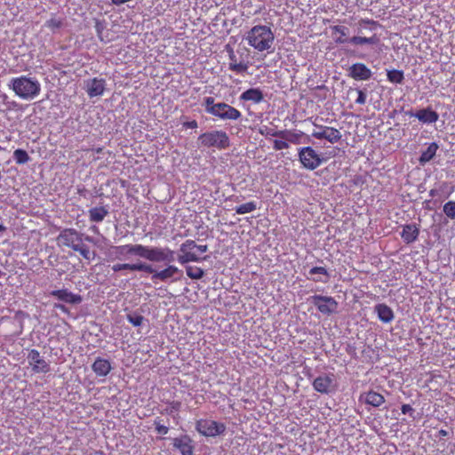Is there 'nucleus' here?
<instances>
[{
  "mask_svg": "<svg viewBox=\"0 0 455 455\" xmlns=\"http://www.w3.org/2000/svg\"><path fill=\"white\" fill-rule=\"evenodd\" d=\"M28 362L34 373H48L51 365L36 349H30L28 354Z\"/></svg>",
  "mask_w": 455,
  "mask_h": 455,
  "instance_id": "nucleus-11",
  "label": "nucleus"
},
{
  "mask_svg": "<svg viewBox=\"0 0 455 455\" xmlns=\"http://www.w3.org/2000/svg\"><path fill=\"white\" fill-rule=\"evenodd\" d=\"M57 244L60 247H68L79 254L87 260L95 258V252L91 251L90 248L83 242V234L75 228H65L56 238Z\"/></svg>",
  "mask_w": 455,
  "mask_h": 455,
  "instance_id": "nucleus-2",
  "label": "nucleus"
},
{
  "mask_svg": "<svg viewBox=\"0 0 455 455\" xmlns=\"http://www.w3.org/2000/svg\"><path fill=\"white\" fill-rule=\"evenodd\" d=\"M257 209V204L255 202H248L243 204H240L235 207V211L237 214H245L251 212Z\"/></svg>",
  "mask_w": 455,
  "mask_h": 455,
  "instance_id": "nucleus-37",
  "label": "nucleus"
},
{
  "mask_svg": "<svg viewBox=\"0 0 455 455\" xmlns=\"http://www.w3.org/2000/svg\"><path fill=\"white\" fill-rule=\"evenodd\" d=\"M173 446L178 449L181 455H193V441L188 435H182L173 439Z\"/></svg>",
  "mask_w": 455,
  "mask_h": 455,
  "instance_id": "nucleus-21",
  "label": "nucleus"
},
{
  "mask_svg": "<svg viewBox=\"0 0 455 455\" xmlns=\"http://www.w3.org/2000/svg\"><path fill=\"white\" fill-rule=\"evenodd\" d=\"M112 270L119 272L122 270L140 271L146 273H153L154 267L152 265L145 262L139 261L137 263H117L113 265Z\"/></svg>",
  "mask_w": 455,
  "mask_h": 455,
  "instance_id": "nucleus-17",
  "label": "nucleus"
},
{
  "mask_svg": "<svg viewBox=\"0 0 455 455\" xmlns=\"http://www.w3.org/2000/svg\"><path fill=\"white\" fill-rule=\"evenodd\" d=\"M402 413L407 414L413 411L412 407L410 404H403L401 407Z\"/></svg>",
  "mask_w": 455,
  "mask_h": 455,
  "instance_id": "nucleus-47",
  "label": "nucleus"
},
{
  "mask_svg": "<svg viewBox=\"0 0 455 455\" xmlns=\"http://www.w3.org/2000/svg\"><path fill=\"white\" fill-rule=\"evenodd\" d=\"M5 230H6V228L4 225L0 224V233L4 232Z\"/></svg>",
  "mask_w": 455,
  "mask_h": 455,
  "instance_id": "nucleus-53",
  "label": "nucleus"
},
{
  "mask_svg": "<svg viewBox=\"0 0 455 455\" xmlns=\"http://www.w3.org/2000/svg\"><path fill=\"white\" fill-rule=\"evenodd\" d=\"M212 116L220 120L236 121L241 118L242 113L228 103L218 102L217 108Z\"/></svg>",
  "mask_w": 455,
  "mask_h": 455,
  "instance_id": "nucleus-12",
  "label": "nucleus"
},
{
  "mask_svg": "<svg viewBox=\"0 0 455 455\" xmlns=\"http://www.w3.org/2000/svg\"><path fill=\"white\" fill-rule=\"evenodd\" d=\"M180 402H173V403H172V408L173 410L178 411V410L180 409Z\"/></svg>",
  "mask_w": 455,
  "mask_h": 455,
  "instance_id": "nucleus-50",
  "label": "nucleus"
},
{
  "mask_svg": "<svg viewBox=\"0 0 455 455\" xmlns=\"http://www.w3.org/2000/svg\"><path fill=\"white\" fill-rule=\"evenodd\" d=\"M379 26L378 21L368 18L359 20L357 35L349 38V44L355 46L377 45L379 43V37L376 34L369 37L363 36L360 34L363 28L373 31Z\"/></svg>",
  "mask_w": 455,
  "mask_h": 455,
  "instance_id": "nucleus-5",
  "label": "nucleus"
},
{
  "mask_svg": "<svg viewBox=\"0 0 455 455\" xmlns=\"http://www.w3.org/2000/svg\"><path fill=\"white\" fill-rule=\"evenodd\" d=\"M314 389L321 394H329L334 389L333 375H321L315 378L312 383Z\"/></svg>",
  "mask_w": 455,
  "mask_h": 455,
  "instance_id": "nucleus-16",
  "label": "nucleus"
},
{
  "mask_svg": "<svg viewBox=\"0 0 455 455\" xmlns=\"http://www.w3.org/2000/svg\"><path fill=\"white\" fill-rule=\"evenodd\" d=\"M183 127L187 129H196L198 127V124L196 120L185 122L183 124Z\"/></svg>",
  "mask_w": 455,
  "mask_h": 455,
  "instance_id": "nucleus-46",
  "label": "nucleus"
},
{
  "mask_svg": "<svg viewBox=\"0 0 455 455\" xmlns=\"http://www.w3.org/2000/svg\"><path fill=\"white\" fill-rule=\"evenodd\" d=\"M196 429L204 436L215 437L224 434L226 425L215 420L201 419L196 420Z\"/></svg>",
  "mask_w": 455,
  "mask_h": 455,
  "instance_id": "nucleus-8",
  "label": "nucleus"
},
{
  "mask_svg": "<svg viewBox=\"0 0 455 455\" xmlns=\"http://www.w3.org/2000/svg\"><path fill=\"white\" fill-rule=\"evenodd\" d=\"M436 193H437V191H436V190H435V189H431V190L429 191V196H430L431 197H435V195H436Z\"/></svg>",
  "mask_w": 455,
  "mask_h": 455,
  "instance_id": "nucleus-52",
  "label": "nucleus"
},
{
  "mask_svg": "<svg viewBox=\"0 0 455 455\" xmlns=\"http://www.w3.org/2000/svg\"><path fill=\"white\" fill-rule=\"evenodd\" d=\"M226 50L228 53V68L236 74H243L249 68V62L244 60L242 57H238L233 48L228 44Z\"/></svg>",
  "mask_w": 455,
  "mask_h": 455,
  "instance_id": "nucleus-13",
  "label": "nucleus"
},
{
  "mask_svg": "<svg viewBox=\"0 0 455 455\" xmlns=\"http://www.w3.org/2000/svg\"><path fill=\"white\" fill-rule=\"evenodd\" d=\"M9 88L22 100H34L41 92V84L36 77L20 76L10 80Z\"/></svg>",
  "mask_w": 455,
  "mask_h": 455,
  "instance_id": "nucleus-3",
  "label": "nucleus"
},
{
  "mask_svg": "<svg viewBox=\"0 0 455 455\" xmlns=\"http://www.w3.org/2000/svg\"><path fill=\"white\" fill-rule=\"evenodd\" d=\"M264 100L263 92L259 88H250L240 95V100L259 104Z\"/></svg>",
  "mask_w": 455,
  "mask_h": 455,
  "instance_id": "nucleus-25",
  "label": "nucleus"
},
{
  "mask_svg": "<svg viewBox=\"0 0 455 455\" xmlns=\"http://www.w3.org/2000/svg\"><path fill=\"white\" fill-rule=\"evenodd\" d=\"M168 266L160 271H156L154 268V272L152 274V280L156 282V280L161 282H166L169 279L174 277L175 275L179 274L180 270L174 265H172V262H167Z\"/></svg>",
  "mask_w": 455,
  "mask_h": 455,
  "instance_id": "nucleus-19",
  "label": "nucleus"
},
{
  "mask_svg": "<svg viewBox=\"0 0 455 455\" xmlns=\"http://www.w3.org/2000/svg\"><path fill=\"white\" fill-rule=\"evenodd\" d=\"M332 34H339V36L334 39L338 44H349V38L347 36L348 28L344 26L335 25L331 28Z\"/></svg>",
  "mask_w": 455,
  "mask_h": 455,
  "instance_id": "nucleus-30",
  "label": "nucleus"
},
{
  "mask_svg": "<svg viewBox=\"0 0 455 455\" xmlns=\"http://www.w3.org/2000/svg\"><path fill=\"white\" fill-rule=\"evenodd\" d=\"M281 133V139L287 140L289 145L290 143L294 145L301 144L302 142H304L303 138H306L307 141H309V137L301 131L282 130Z\"/></svg>",
  "mask_w": 455,
  "mask_h": 455,
  "instance_id": "nucleus-22",
  "label": "nucleus"
},
{
  "mask_svg": "<svg viewBox=\"0 0 455 455\" xmlns=\"http://www.w3.org/2000/svg\"><path fill=\"white\" fill-rule=\"evenodd\" d=\"M419 235V228L417 224H406L403 226L401 237L403 241L407 243H414Z\"/></svg>",
  "mask_w": 455,
  "mask_h": 455,
  "instance_id": "nucleus-23",
  "label": "nucleus"
},
{
  "mask_svg": "<svg viewBox=\"0 0 455 455\" xmlns=\"http://www.w3.org/2000/svg\"><path fill=\"white\" fill-rule=\"evenodd\" d=\"M437 149H438L437 143H435V142L430 143L427 146V149L422 151V153L419 156V163L421 164H424L431 161L434 158V156H435Z\"/></svg>",
  "mask_w": 455,
  "mask_h": 455,
  "instance_id": "nucleus-31",
  "label": "nucleus"
},
{
  "mask_svg": "<svg viewBox=\"0 0 455 455\" xmlns=\"http://www.w3.org/2000/svg\"><path fill=\"white\" fill-rule=\"evenodd\" d=\"M204 106L205 108V111L208 114L212 115L214 110L217 108L218 103L214 102L213 97H205L204 99Z\"/></svg>",
  "mask_w": 455,
  "mask_h": 455,
  "instance_id": "nucleus-40",
  "label": "nucleus"
},
{
  "mask_svg": "<svg viewBox=\"0 0 455 455\" xmlns=\"http://www.w3.org/2000/svg\"><path fill=\"white\" fill-rule=\"evenodd\" d=\"M307 278L315 283H326L330 279V274L328 270L323 267H314L309 270Z\"/></svg>",
  "mask_w": 455,
  "mask_h": 455,
  "instance_id": "nucleus-28",
  "label": "nucleus"
},
{
  "mask_svg": "<svg viewBox=\"0 0 455 455\" xmlns=\"http://www.w3.org/2000/svg\"><path fill=\"white\" fill-rule=\"evenodd\" d=\"M443 211L449 219L455 220V201L445 203Z\"/></svg>",
  "mask_w": 455,
  "mask_h": 455,
  "instance_id": "nucleus-39",
  "label": "nucleus"
},
{
  "mask_svg": "<svg viewBox=\"0 0 455 455\" xmlns=\"http://www.w3.org/2000/svg\"><path fill=\"white\" fill-rule=\"evenodd\" d=\"M108 214V210L102 206L93 207L89 210V218L92 222H101Z\"/></svg>",
  "mask_w": 455,
  "mask_h": 455,
  "instance_id": "nucleus-32",
  "label": "nucleus"
},
{
  "mask_svg": "<svg viewBox=\"0 0 455 455\" xmlns=\"http://www.w3.org/2000/svg\"><path fill=\"white\" fill-rule=\"evenodd\" d=\"M355 92L357 93L355 103L358 105H364L366 103L367 99L366 93L361 89H355Z\"/></svg>",
  "mask_w": 455,
  "mask_h": 455,
  "instance_id": "nucleus-45",
  "label": "nucleus"
},
{
  "mask_svg": "<svg viewBox=\"0 0 455 455\" xmlns=\"http://www.w3.org/2000/svg\"><path fill=\"white\" fill-rule=\"evenodd\" d=\"M45 26L51 30L60 28L63 26V19L52 16L45 22Z\"/></svg>",
  "mask_w": 455,
  "mask_h": 455,
  "instance_id": "nucleus-38",
  "label": "nucleus"
},
{
  "mask_svg": "<svg viewBox=\"0 0 455 455\" xmlns=\"http://www.w3.org/2000/svg\"><path fill=\"white\" fill-rule=\"evenodd\" d=\"M360 400L373 407H379L385 403V397L372 390L361 395Z\"/></svg>",
  "mask_w": 455,
  "mask_h": 455,
  "instance_id": "nucleus-26",
  "label": "nucleus"
},
{
  "mask_svg": "<svg viewBox=\"0 0 455 455\" xmlns=\"http://www.w3.org/2000/svg\"><path fill=\"white\" fill-rule=\"evenodd\" d=\"M50 295L61 302L70 305L80 304L83 300V298L80 294L73 293L68 289L52 291Z\"/></svg>",
  "mask_w": 455,
  "mask_h": 455,
  "instance_id": "nucleus-14",
  "label": "nucleus"
},
{
  "mask_svg": "<svg viewBox=\"0 0 455 455\" xmlns=\"http://www.w3.org/2000/svg\"><path fill=\"white\" fill-rule=\"evenodd\" d=\"M387 76V80L393 84H402L404 80L403 71L398 69L388 70Z\"/></svg>",
  "mask_w": 455,
  "mask_h": 455,
  "instance_id": "nucleus-34",
  "label": "nucleus"
},
{
  "mask_svg": "<svg viewBox=\"0 0 455 455\" xmlns=\"http://www.w3.org/2000/svg\"><path fill=\"white\" fill-rule=\"evenodd\" d=\"M309 300L323 315H330L337 311L338 302L333 297L314 295L309 298Z\"/></svg>",
  "mask_w": 455,
  "mask_h": 455,
  "instance_id": "nucleus-9",
  "label": "nucleus"
},
{
  "mask_svg": "<svg viewBox=\"0 0 455 455\" xmlns=\"http://www.w3.org/2000/svg\"><path fill=\"white\" fill-rule=\"evenodd\" d=\"M274 39L275 36L271 28L265 25L252 27L246 36L248 44L259 52L270 49Z\"/></svg>",
  "mask_w": 455,
  "mask_h": 455,
  "instance_id": "nucleus-4",
  "label": "nucleus"
},
{
  "mask_svg": "<svg viewBox=\"0 0 455 455\" xmlns=\"http://www.w3.org/2000/svg\"><path fill=\"white\" fill-rule=\"evenodd\" d=\"M10 104H11L12 106H16V105H17L16 101H12V102H10Z\"/></svg>",
  "mask_w": 455,
  "mask_h": 455,
  "instance_id": "nucleus-55",
  "label": "nucleus"
},
{
  "mask_svg": "<svg viewBox=\"0 0 455 455\" xmlns=\"http://www.w3.org/2000/svg\"><path fill=\"white\" fill-rule=\"evenodd\" d=\"M196 243L194 240H186L181 243L180 247V254L178 256V261L181 265H185L188 262H198L202 259L197 254L196 250Z\"/></svg>",
  "mask_w": 455,
  "mask_h": 455,
  "instance_id": "nucleus-10",
  "label": "nucleus"
},
{
  "mask_svg": "<svg viewBox=\"0 0 455 455\" xmlns=\"http://www.w3.org/2000/svg\"><path fill=\"white\" fill-rule=\"evenodd\" d=\"M55 307L60 309L62 312H66L67 311L66 307L64 305H61V304L55 305Z\"/></svg>",
  "mask_w": 455,
  "mask_h": 455,
  "instance_id": "nucleus-51",
  "label": "nucleus"
},
{
  "mask_svg": "<svg viewBox=\"0 0 455 455\" xmlns=\"http://www.w3.org/2000/svg\"><path fill=\"white\" fill-rule=\"evenodd\" d=\"M186 273L189 278L195 280L201 279L204 275V269L196 266L186 267Z\"/></svg>",
  "mask_w": 455,
  "mask_h": 455,
  "instance_id": "nucleus-35",
  "label": "nucleus"
},
{
  "mask_svg": "<svg viewBox=\"0 0 455 455\" xmlns=\"http://www.w3.org/2000/svg\"><path fill=\"white\" fill-rule=\"evenodd\" d=\"M196 250L197 251V252H200V253H204L207 251L208 250V246L207 245H202V244H196Z\"/></svg>",
  "mask_w": 455,
  "mask_h": 455,
  "instance_id": "nucleus-48",
  "label": "nucleus"
},
{
  "mask_svg": "<svg viewBox=\"0 0 455 455\" xmlns=\"http://www.w3.org/2000/svg\"><path fill=\"white\" fill-rule=\"evenodd\" d=\"M93 372L98 377H106L111 371V363L108 359L98 357L92 365Z\"/></svg>",
  "mask_w": 455,
  "mask_h": 455,
  "instance_id": "nucleus-24",
  "label": "nucleus"
},
{
  "mask_svg": "<svg viewBox=\"0 0 455 455\" xmlns=\"http://www.w3.org/2000/svg\"><path fill=\"white\" fill-rule=\"evenodd\" d=\"M448 435H449V433H448V431H447V430H445V429H440V430L438 431V435H437V436H438V437H444V436H447Z\"/></svg>",
  "mask_w": 455,
  "mask_h": 455,
  "instance_id": "nucleus-49",
  "label": "nucleus"
},
{
  "mask_svg": "<svg viewBox=\"0 0 455 455\" xmlns=\"http://www.w3.org/2000/svg\"><path fill=\"white\" fill-rule=\"evenodd\" d=\"M102 150H103V148H95V149H94V151H95L97 154L101 153V152H102Z\"/></svg>",
  "mask_w": 455,
  "mask_h": 455,
  "instance_id": "nucleus-54",
  "label": "nucleus"
},
{
  "mask_svg": "<svg viewBox=\"0 0 455 455\" xmlns=\"http://www.w3.org/2000/svg\"><path fill=\"white\" fill-rule=\"evenodd\" d=\"M375 312L378 315L379 319L384 323H391L395 317L392 308L384 303L377 304L374 307Z\"/></svg>",
  "mask_w": 455,
  "mask_h": 455,
  "instance_id": "nucleus-27",
  "label": "nucleus"
},
{
  "mask_svg": "<svg viewBox=\"0 0 455 455\" xmlns=\"http://www.w3.org/2000/svg\"><path fill=\"white\" fill-rule=\"evenodd\" d=\"M282 130H277L275 127H270L267 125H262L259 128V133L264 136L265 138L270 137H282L281 133Z\"/></svg>",
  "mask_w": 455,
  "mask_h": 455,
  "instance_id": "nucleus-33",
  "label": "nucleus"
},
{
  "mask_svg": "<svg viewBox=\"0 0 455 455\" xmlns=\"http://www.w3.org/2000/svg\"><path fill=\"white\" fill-rule=\"evenodd\" d=\"M127 320L133 326H140L144 321V316L140 314H129L127 315Z\"/></svg>",
  "mask_w": 455,
  "mask_h": 455,
  "instance_id": "nucleus-41",
  "label": "nucleus"
},
{
  "mask_svg": "<svg viewBox=\"0 0 455 455\" xmlns=\"http://www.w3.org/2000/svg\"><path fill=\"white\" fill-rule=\"evenodd\" d=\"M371 76V70L362 62L355 63L348 68V76L356 81L369 80Z\"/></svg>",
  "mask_w": 455,
  "mask_h": 455,
  "instance_id": "nucleus-15",
  "label": "nucleus"
},
{
  "mask_svg": "<svg viewBox=\"0 0 455 455\" xmlns=\"http://www.w3.org/2000/svg\"><path fill=\"white\" fill-rule=\"evenodd\" d=\"M290 148V145L288 144L287 140H275L273 141V148L276 151L283 150V149H288Z\"/></svg>",
  "mask_w": 455,
  "mask_h": 455,
  "instance_id": "nucleus-43",
  "label": "nucleus"
},
{
  "mask_svg": "<svg viewBox=\"0 0 455 455\" xmlns=\"http://www.w3.org/2000/svg\"><path fill=\"white\" fill-rule=\"evenodd\" d=\"M299 161L302 166L310 171H314L323 164V158L312 147H303L298 150Z\"/></svg>",
  "mask_w": 455,
  "mask_h": 455,
  "instance_id": "nucleus-7",
  "label": "nucleus"
},
{
  "mask_svg": "<svg viewBox=\"0 0 455 455\" xmlns=\"http://www.w3.org/2000/svg\"><path fill=\"white\" fill-rule=\"evenodd\" d=\"M198 141L203 147L216 148L219 150L226 149L230 146L228 135L221 130L204 132L199 135Z\"/></svg>",
  "mask_w": 455,
  "mask_h": 455,
  "instance_id": "nucleus-6",
  "label": "nucleus"
},
{
  "mask_svg": "<svg viewBox=\"0 0 455 455\" xmlns=\"http://www.w3.org/2000/svg\"><path fill=\"white\" fill-rule=\"evenodd\" d=\"M109 254L114 259H124L127 256H138L150 262H173L175 251L171 248L147 246L141 243H127L111 246Z\"/></svg>",
  "mask_w": 455,
  "mask_h": 455,
  "instance_id": "nucleus-1",
  "label": "nucleus"
},
{
  "mask_svg": "<svg viewBox=\"0 0 455 455\" xmlns=\"http://www.w3.org/2000/svg\"><path fill=\"white\" fill-rule=\"evenodd\" d=\"M13 158L17 164H24L30 160V157L27 151L21 148L14 150Z\"/></svg>",
  "mask_w": 455,
  "mask_h": 455,
  "instance_id": "nucleus-36",
  "label": "nucleus"
},
{
  "mask_svg": "<svg viewBox=\"0 0 455 455\" xmlns=\"http://www.w3.org/2000/svg\"><path fill=\"white\" fill-rule=\"evenodd\" d=\"M106 89V81L103 78L94 77L86 83V92L90 98L103 95Z\"/></svg>",
  "mask_w": 455,
  "mask_h": 455,
  "instance_id": "nucleus-18",
  "label": "nucleus"
},
{
  "mask_svg": "<svg viewBox=\"0 0 455 455\" xmlns=\"http://www.w3.org/2000/svg\"><path fill=\"white\" fill-rule=\"evenodd\" d=\"M154 425L156 431L160 435H166L169 432V427L161 424V419L159 418L155 419Z\"/></svg>",
  "mask_w": 455,
  "mask_h": 455,
  "instance_id": "nucleus-44",
  "label": "nucleus"
},
{
  "mask_svg": "<svg viewBox=\"0 0 455 455\" xmlns=\"http://www.w3.org/2000/svg\"><path fill=\"white\" fill-rule=\"evenodd\" d=\"M317 118L315 119V121H312V124L315 127V129L312 132V137L318 140V133L323 132L327 126L319 124L317 122Z\"/></svg>",
  "mask_w": 455,
  "mask_h": 455,
  "instance_id": "nucleus-42",
  "label": "nucleus"
},
{
  "mask_svg": "<svg viewBox=\"0 0 455 455\" xmlns=\"http://www.w3.org/2000/svg\"><path fill=\"white\" fill-rule=\"evenodd\" d=\"M341 138L340 131L331 126H327L323 132L318 133V140H325L331 144L338 143Z\"/></svg>",
  "mask_w": 455,
  "mask_h": 455,
  "instance_id": "nucleus-29",
  "label": "nucleus"
},
{
  "mask_svg": "<svg viewBox=\"0 0 455 455\" xmlns=\"http://www.w3.org/2000/svg\"><path fill=\"white\" fill-rule=\"evenodd\" d=\"M407 115L418 118L423 124H434L439 118L438 113L431 108L419 109L416 113L408 112Z\"/></svg>",
  "mask_w": 455,
  "mask_h": 455,
  "instance_id": "nucleus-20",
  "label": "nucleus"
}]
</instances>
